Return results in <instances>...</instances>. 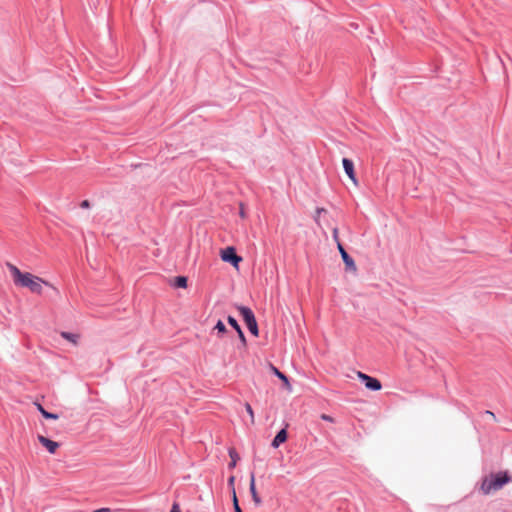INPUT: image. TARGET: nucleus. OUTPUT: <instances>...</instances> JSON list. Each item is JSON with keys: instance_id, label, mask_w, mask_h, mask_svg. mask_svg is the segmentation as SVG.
Returning <instances> with one entry per match:
<instances>
[{"instance_id": "nucleus-1", "label": "nucleus", "mask_w": 512, "mask_h": 512, "mask_svg": "<svg viewBox=\"0 0 512 512\" xmlns=\"http://www.w3.org/2000/svg\"><path fill=\"white\" fill-rule=\"evenodd\" d=\"M6 266L12 276L13 282L15 286L21 288H27L32 293L37 295H42L43 293V285L50 287L53 291L58 295L59 290L53 286L49 281L36 276L27 271H21L16 265L7 262Z\"/></svg>"}, {"instance_id": "nucleus-2", "label": "nucleus", "mask_w": 512, "mask_h": 512, "mask_svg": "<svg viewBox=\"0 0 512 512\" xmlns=\"http://www.w3.org/2000/svg\"><path fill=\"white\" fill-rule=\"evenodd\" d=\"M512 483V474L508 470L492 472L482 479L480 490L484 495L502 489L505 485Z\"/></svg>"}, {"instance_id": "nucleus-3", "label": "nucleus", "mask_w": 512, "mask_h": 512, "mask_svg": "<svg viewBox=\"0 0 512 512\" xmlns=\"http://www.w3.org/2000/svg\"><path fill=\"white\" fill-rule=\"evenodd\" d=\"M235 308L238 310L242 320L244 321L248 331L254 337L259 336V326L254 311L246 305L236 304Z\"/></svg>"}, {"instance_id": "nucleus-4", "label": "nucleus", "mask_w": 512, "mask_h": 512, "mask_svg": "<svg viewBox=\"0 0 512 512\" xmlns=\"http://www.w3.org/2000/svg\"><path fill=\"white\" fill-rule=\"evenodd\" d=\"M220 258L223 262L230 264L234 268H238L243 261L242 256L237 253L234 246H226L220 250Z\"/></svg>"}, {"instance_id": "nucleus-5", "label": "nucleus", "mask_w": 512, "mask_h": 512, "mask_svg": "<svg viewBox=\"0 0 512 512\" xmlns=\"http://www.w3.org/2000/svg\"><path fill=\"white\" fill-rule=\"evenodd\" d=\"M357 377L360 383L363 384L364 387L369 391L377 392L382 389V383L376 377H373L361 371L357 372Z\"/></svg>"}, {"instance_id": "nucleus-6", "label": "nucleus", "mask_w": 512, "mask_h": 512, "mask_svg": "<svg viewBox=\"0 0 512 512\" xmlns=\"http://www.w3.org/2000/svg\"><path fill=\"white\" fill-rule=\"evenodd\" d=\"M288 428L289 423L286 421H283V427L277 431L276 435L272 439L270 446L274 449H277L280 447L283 443H285L288 439Z\"/></svg>"}, {"instance_id": "nucleus-7", "label": "nucleus", "mask_w": 512, "mask_h": 512, "mask_svg": "<svg viewBox=\"0 0 512 512\" xmlns=\"http://www.w3.org/2000/svg\"><path fill=\"white\" fill-rule=\"evenodd\" d=\"M227 323L235 330V332L237 333V337L241 343V346L245 348L247 346V338L237 319L232 315H228Z\"/></svg>"}, {"instance_id": "nucleus-8", "label": "nucleus", "mask_w": 512, "mask_h": 512, "mask_svg": "<svg viewBox=\"0 0 512 512\" xmlns=\"http://www.w3.org/2000/svg\"><path fill=\"white\" fill-rule=\"evenodd\" d=\"M38 442L50 453L55 454L60 447V443L44 435L37 436Z\"/></svg>"}, {"instance_id": "nucleus-9", "label": "nucleus", "mask_w": 512, "mask_h": 512, "mask_svg": "<svg viewBox=\"0 0 512 512\" xmlns=\"http://www.w3.org/2000/svg\"><path fill=\"white\" fill-rule=\"evenodd\" d=\"M270 370L271 373L282 382V386L284 389H286L289 392L292 391V384L290 378L284 372L280 371L273 364H270Z\"/></svg>"}, {"instance_id": "nucleus-10", "label": "nucleus", "mask_w": 512, "mask_h": 512, "mask_svg": "<svg viewBox=\"0 0 512 512\" xmlns=\"http://www.w3.org/2000/svg\"><path fill=\"white\" fill-rule=\"evenodd\" d=\"M249 492H250L252 501L254 502L255 506L259 507L262 504V498L260 497V495L257 491V488H256L254 471L250 472Z\"/></svg>"}, {"instance_id": "nucleus-11", "label": "nucleus", "mask_w": 512, "mask_h": 512, "mask_svg": "<svg viewBox=\"0 0 512 512\" xmlns=\"http://www.w3.org/2000/svg\"><path fill=\"white\" fill-rule=\"evenodd\" d=\"M170 286L174 289H186L188 287V277L177 275L170 280Z\"/></svg>"}, {"instance_id": "nucleus-12", "label": "nucleus", "mask_w": 512, "mask_h": 512, "mask_svg": "<svg viewBox=\"0 0 512 512\" xmlns=\"http://www.w3.org/2000/svg\"><path fill=\"white\" fill-rule=\"evenodd\" d=\"M341 259L345 266L346 272H356L357 266L354 258L348 253L344 252V254L341 256Z\"/></svg>"}, {"instance_id": "nucleus-13", "label": "nucleus", "mask_w": 512, "mask_h": 512, "mask_svg": "<svg viewBox=\"0 0 512 512\" xmlns=\"http://www.w3.org/2000/svg\"><path fill=\"white\" fill-rule=\"evenodd\" d=\"M34 405L36 406V409L37 411L41 414V416L45 419V420H58L59 419V414L58 413H54V412H50V411H47L43 405L39 402H35Z\"/></svg>"}, {"instance_id": "nucleus-14", "label": "nucleus", "mask_w": 512, "mask_h": 512, "mask_svg": "<svg viewBox=\"0 0 512 512\" xmlns=\"http://www.w3.org/2000/svg\"><path fill=\"white\" fill-rule=\"evenodd\" d=\"M228 455L230 457V462L227 465V468L229 470H233L236 466L238 461L240 460V455L237 452V450L233 447L228 448Z\"/></svg>"}, {"instance_id": "nucleus-15", "label": "nucleus", "mask_w": 512, "mask_h": 512, "mask_svg": "<svg viewBox=\"0 0 512 512\" xmlns=\"http://www.w3.org/2000/svg\"><path fill=\"white\" fill-rule=\"evenodd\" d=\"M342 167L347 176H354L355 173V165L352 159L343 157L342 158Z\"/></svg>"}, {"instance_id": "nucleus-16", "label": "nucleus", "mask_w": 512, "mask_h": 512, "mask_svg": "<svg viewBox=\"0 0 512 512\" xmlns=\"http://www.w3.org/2000/svg\"><path fill=\"white\" fill-rule=\"evenodd\" d=\"M213 331L216 332L218 338H223L227 334L228 329L226 328L224 322L219 319L214 325Z\"/></svg>"}, {"instance_id": "nucleus-17", "label": "nucleus", "mask_w": 512, "mask_h": 512, "mask_svg": "<svg viewBox=\"0 0 512 512\" xmlns=\"http://www.w3.org/2000/svg\"><path fill=\"white\" fill-rule=\"evenodd\" d=\"M60 336L64 340H66V341H68V342H70V343H72L74 345L77 344L78 339H79V335L78 334L73 333V332H69V331H61Z\"/></svg>"}, {"instance_id": "nucleus-18", "label": "nucleus", "mask_w": 512, "mask_h": 512, "mask_svg": "<svg viewBox=\"0 0 512 512\" xmlns=\"http://www.w3.org/2000/svg\"><path fill=\"white\" fill-rule=\"evenodd\" d=\"M235 480H236V477L234 475H230L227 479V486L231 491L232 497H234V493H236Z\"/></svg>"}, {"instance_id": "nucleus-19", "label": "nucleus", "mask_w": 512, "mask_h": 512, "mask_svg": "<svg viewBox=\"0 0 512 512\" xmlns=\"http://www.w3.org/2000/svg\"><path fill=\"white\" fill-rule=\"evenodd\" d=\"M232 505H233L234 512H243V510L240 507L239 500H238L236 493H234V497H232Z\"/></svg>"}, {"instance_id": "nucleus-20", "label": "nucleus", "mask_w": 512, "mask_h": 512, "mask_svg": "<svg viewBox=\"0 0 512 512\" xmlns=\"http://www.w3.org/2000/svg\"><path fill=\"white\" fill-rule=\"evenodd\" d=\"M244 406H245V410H246L247 414L251 418V422L254 423V411H253L252 406L248 402H246Z\"/></svg>"}, {"instance_id": "nucleus-21", "label": "nucleus", "mask_w": 512, "mask_h": 512, "mask_svg": "<svg viewBox=\"0 0 512 512\" xmlns=\"http://www.w3.org/2000/svg\"><path fill=\"white\" fill-rule=\"evenodd\" d=\"M80 208L82 209H90L91 208V202L88 199H84L79 204Z\"/></svg>"}, {"instance_id": "nucleus-22", "label": "nucleus", "mask_w": 512, "mask_h": 512, "mask_svg": "<svg viewBox=\"0 0 512 512\" xmlns=\"http://www.w3.org/2000/svg\"><path fill=\"white\" fill-rule=\"evenodd\" d=\"M326 212V209L323 208V207H317L316 208V215L314 216V220L315 222H318V218L319 216L322 214V213H325Z\"/></svg>"}, {"instance_id": "nucleus-23", "label": "nucleus", "mask_w": 512, "mask_h": 512, "mask_svg": "<svg viewBox=\"0 0 512 512\" xmlns=\"http://www.w3.org/2000/svg\"><path fill=\"white\" fill-rule=\"evenodd\" d=\"M169 512H182L180 504L174 501Z\"/></svg>"}, {"instance_id": "nucleus-24", "label": "nucleus", "mask_w": 512, "mask_h": 512, "mask_svg": "<svg viewBox=\"0 0 512 512\" xmlns=\"http://www.w3.org/2000/svg\"><path fill=\"white\" fill-rule=\"evenodd\" d=\"M338 228H334L332 230V238L333 240L335 241L336 244H338V242H341L340 239H339V234H338Z\"/></svg>"}, {"instance_id": "nucleus-25", "label": "nucleus", "mask_w": 512, "mask_h": 512, "mask_svg": "<svg viewBox=\"0 0 512 512\" xmlns=\"http://www.w3.org/2000/svg\"><path fill=\"white\" fill-rule=\"evenodd\" d=\"M336 247H337V250H338L340 256H342L344 254V252H347L344 245L342 244V242H338V244H336Z\"/></svg>"}, {"instance_id": "nucleus-26", "label": "nucleus", "mask_w": 512, "mask_h": 512, "mask_svg": "<svg viewBox=\"0 0 512 512\" xmlns=\"http://www.w3.org/2000/svg\"><path fill=\"white\" fill-rule=\"evenodd\" d=\"M321 419L326 421V422H330V423H333L334 422V418L330 415H327V414H322L321 415Z\"/></svg>"}, {"instance_id": "nucleus-27", "label": "nucleus", "mask_w": 512, "mask_h": 512, "mask_svg": "<svg viewBox=\"0 0 512 512\" xmlns=\"http://www.w3.org/2000/svg\"><path fill=\"white\" fill-rule=\"evenodd\" d=\"M239 216L242 218V219H245L247 217V214L244 210V205L243 203H240V211H239Z\"/></svg>"}, {"instance_id": "nucleus-28", "label": "nucleus", "mask_w": 512, "mask_h": 512, "mask_svg": "<svg viewBox=\"0 0 512 512\" xmlns=\"http://www.w3.org/2000/svg\"><path fill=\"white\" fill-rule=\"evenodd\" d=\"M352 182L354 185L358 186V178H357V175H356V172L354 173V176H347Z\"/></svg>"}, {"instance_id": "nucleus-29", "label": "nucleus", "mask_w": 512, "mask_h": 512, "mask_svg": "<svg viewBox=\"0 0 512 512\" xmlns=\"http://www.w3.org/2000/svg\"><path fill=\"white\" fill-rule=\"evenodd\" d=\"M92 512H112V510L108 507H101V508L93 510Z\"/></svg>"}, {"instance_id": "nucleus-30", "label": "nucleus", "mask_w": 512, "mask_h": 512, "mask_svg": "<svg viewBox=\"0 0 512 512\" xmlns=\"http://www.w3.org/2000/svg\"><path fill=\"white\" fill-rule=\"evenodd\" d=\"M485 413L492 416L494 419L496 418L495 414L492 411L487 410V411H485Z\"/></svg>"}]
</instances>
